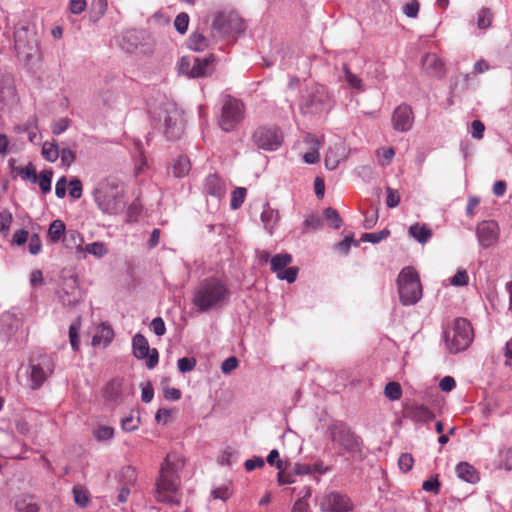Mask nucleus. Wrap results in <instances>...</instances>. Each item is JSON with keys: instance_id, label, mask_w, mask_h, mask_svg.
<instances>
[{"instance_id": "f257e3e1", "label": "nucleus", "mask_w": 512, "mask_h": 512, "mask_svg": "<svg viewBox=\"0 0 512 512\" xmlns=\"http://www.w3.org/2000/svg\"><path fill=\"white\" fill-rule=\"evenodd\" d=\"M183 466L184 460L179 454L175 452L167 454L161 464L159 476L156 481L155 497L158 502L169 505L180 503L181 480L179 477V471Z\"/></svg>"}, {"instance_id": "f03ea898", "label": "nucleus", "mask_w": 512, "mask_h": 512, "mask_svg": "<svg viewBox=\"0 0 512 512\" xmlns=\"http://www.w3.org/2000/svg\"><path fill=\"white\" fill-rule=\"evenodd\" d=\"M98 209L106 215H118L126 207L125 188L121 181L108 177L99 181L92 192Z\"/></svg>"}, {"instance_id": "7ed1b4c3", "label": "nucleus", "mask_w": 512, "mask_h": 512, "mask_svg": "<svg viewBox=\"0 0 512 512\" xmlns=\"http://www.w3.org/2000/svg\"><path fill=\"white\" fill-rule=\"evenodd\" d=\"M229 297L230 291L224 281L216 277H208L196 287L192 303L199 311L206 312L222 306Z\"/></svg>"}, {"instance_id": "20e7f679", "label": "nucleus", "mask_w": 512, "mask_h": 512, "mask_svg": "<svg viewBox=\"0 0 512 512\" xmlns=\"http://www.w3.org/2000/svg\"><path fill=\"white\" fill-rule=\"evenodd\" d=\"M327 434L336 447L344 452L357 453L361 451L362 440L344 422L336 421L327 428Z\"/></svg>"}, {"instance_id": "39448f33", "label": "nucleus", "mask_w": 512, "mask_h": 512, "mask_svg": "<svg viewBox=\"0 0 512 512\" xmlns=\"http://www.w3.org/2000/svg\"><path fill=\"white\" fill-rule=\"evenodd\" d=\"M398 291L403 305H413L422 296V287L417 272L411 267H405L400 272L398 279Z\"/></svg>"}, {"instance_id": "423d86ee", "label": "nucleus", "mask_w": 512, "mask_h": 512, "mask_svg": "<svg viewBox=\"0 0 512 512\" xmlns=\"http://www.w3.org/2000/svg\"><path fill=\"white\" fill-rule=\"evenodd\" d=\"M473 340V329L464 318L453 322L451 330L445 333V343L450 353H458L469 347Z\"/></svg>"}, {"instance_id": "0eeeda50", "label": "nucleus", "mask_w": 512, "mask_h": 512, "mask_svg": "<svg viewBox=\"0 0 512 512\" xmlns=\"http://www.w3.org/2000/svg\"><path fill=\"white\" fill-rule=\"evenodd\" d=\"M14 47L17 56L24 60L29 61L38 54V38L34 26L21 25L17 27L14 33Z\"/></svg>"}, {"instance_id": "6e6552de", "label": "nucleus", "mask_w": 512, "mask_h": 512, "mask_svg": "<svg viewBox=\"0 0 512 512\" xmlns=\"http://www.w3.org/2000/svg\"><path fill=\"white\" fill-rule=\"evenodd\" d=\"M245 117L244 104L231 96H226L223 101L218 125L224 132L234 131Z\"/></svg>"}, {"instance_id": "1a4fd4ad", "label": "nucleus", "mask_w": 512, "mask_h": 512, "mask_svg": "<svg viewBox=\"0 0 512 512\" xmlns=\"http://www.w3.org/2000/svg\"><path fill=\"white\" fill-rule=\"evenodd\" d=\"M283 140V133L277 126H260L252 134L254 145L267 151L277 150Z\"/></svg>"}, {"instance_id": "9d476101", "label": "nucleus", "mask_w": 512, "mask_h": 512, "mask_svg": "<svg viewBox=\"0 0 512 512\" xmlns=\"http://www.w3.org/2000/svg\"><path fill=\"white\" fill-rule=\"evenodd\" d=\"M212 28L221 35H232L244 30V24L235 13H218L213 22Z\"/></svg>"}, {"instance_id": "9b49d317", "label": "nucleus", "mask_w": 512, "mask_h": 512, "mask_svg": "<svg viewBox=\"0 0 512 512\" xmlns=\"http://www.w3.org/2000/svg\"><path fill=\"white\" fill-rule=\"evenodd\" d=\"M292 262V256L288 253L277 254L270 259L271 270L280 280L293 283L298 275L297 267H287Z\"/></svg>"}, {"instance_id": "f8f14e48", "label": "nucleus", "mask_w": 512, "mask_h": 512, "mask_svg": "<svg viewBox=\"0 0 512 512\" xmlns=\"http://www.w3.org/2000/svg\"><path fill=\"white\" fill-rule=\"evenodd\" d=\"M59 298L63 306L70 308L75 307L81 302L83 294L79 288L76 276H70L63 280L62 288L59 291Z\"/></svg>"}, {"instance_id": "ddd939ff", "label": "nucleus", "mask_w": 512, "mask_h": 512, "mask_svg": "<svg viewBox=\"0 0 512 512\" xmlns=\"http://www.w3.org/2000/svg\"><path fill=\"white\" fill-rule=\"evenodd\" d=\"M320 509L323 512H349L353 509V503L347 495L333 491L322 498Z\"/></svg>"}, {"instance_id": "4468645a", "label": "nucleus", "mask_w": 512, "mask_h": 512, "mask_svg": "<svg viewBox=\"0 0 512 512\" xmlns=\"http://www.w3.org/2000/svg\"><path fill=\"white\" fill-rule=\"evenodd\" d=\"M133 354L138 359H147L146 366L149 369L158 364V351L154 348L150 350L148 340L142 334H136L132 341Z\"/></svg>"}, {"instance_id": "2eb2a0df", "label": "nucleus", "mask_w": 512, "mask_h": 512, "mask_svg": "<svg viewBox=\"0 0 512 512\" xmlns=\"http://www.w3.org/2000/svg\"><path fill=\"white\" fill-rule=\"evenodd\" d=\"M54 365L49 357H42L38 363L30 365L31 388L38 389L53 373Z\"/></svg>"}, {"instance_id": "dca6fc26", "label": "nucleus", "mask_w": 512, "mask_h": 512, "mask_svg": "<svg viewBox=\"0 0 512 512\" xmlns=\"http://www.w3.org/2000/svg\"><path fill=\"white\" fill-rule=\"evenodd\" d=\"M476 234L480 245L483 248H488L498 241L499 226L493 220L482 221L477 226Z\"/></svg>"}, {"instance_id": "f3484780", "label": "nucleus", "mask_w": 512, "mask_h": 512, "mask_svg": "<svg viewBox=\"0 0 512 512\" xmlns=\"http://www.w3.org/2000/svg\"><path fill=\"white\" fill-rule=\"evenodd\" d=\"M413 120L412 108L405 104L398 106L392 116L394 129L401 132L408 131L412 127Z\"/></svg>"}, {"instance_id": "a211bd4d", "label": "nucleus", "mask_w": 512, "mask_h": 512, "mask_svg": "<svg viewBox=\"0 0 512 512\" xmlns=\"http://www.w3.org/2000/svg\"><path fill=\"white\" fill-rule=\"evenodd\" d=\"M404 416L418 423H427L435 418L434 412L422 404H412L404 409Z\"/></svg>"}, {"instance_id": "6ab92c4d", "label": "nucleus", "mask_w": 512, "mask_h": 512, "mask_svg": "<svg viewBox=\"0 0 512 512\" xmlns=\"http://www.w3.org/2000/svg\"><path fill=\"white\" fill-rule=\"evenodd\" d=\"M204 191L207 195L220 199L226 193V184L218 174H210L205 179Z\"/></svg>"}, {"instance_id": "aec40b11", "label": "nucleus", "mask_w": 512, "mask_h": 512, "mask_svg": "<svg viewBox=\"0 0 512 512\" xmlns=\"http://www.w3.org/2000/svg\"><path fill=\"white\" fill-rule=\"evenodd\" d=\"M422 67L434 77H442L445 73L444 64L434 53H427L422 58Z\"/></svg>"}, {"instance_id": "412c9836", "label": "nucleus", "mask_w": 512, "mask_h": 512, "mask_svg": "<svg viewBox=\"0 0 512 512\" xmlns=\"http://www.w3.org/2000/svg\"><path fill=\"white\" fill-rule=\"evenodd\" d=\"M214 61L215 58L213 55L205 58H193L192 78H200L210 75L213 71Z\"/></svg>"}, {"instance_id": "4be33fe9", "label": "nucleus", "mask_w": 512, "mask_h": 512, "mask_svg": "<svg viewBox=\"0 0 512 512\" xmlns=\"http://www.w3.org/2000/svg\"><path fill=\"white\" fill-rule=\"evenodd\" d=\"M432 234V229L428 225L419 222L412 224L408 229V235L422 245L430 241Z\"/></svg>"}, {"instance_id": "5701e85b", "label": "nucleus", "mask_w": 512, "mask_h": 512, "mask_svg": "<svg viewBox=\"0 0 512 512\" xmlns=\"http://www.w3.org/2000/svg\"><path fill=\"white\" fill-rule=\"evenodd\" d=\"M121 486L134 487L137 480L136 469L130 465L123 466L116 475Z\"/></svg>"}, {"instance_id": "b1692460", "label": "nucleus", "mask_w": 512, "mask_h": 512, "mask_svg": "<svg viewBox=\"0 0 512 512\" xmlns=\"http://www.w3.org/2000/svg\"><path fill=\"white\" fill-rule=\"evenodd\" d=\"M17 512H39L40 508L30 495H20L15 500Z\"/></svg>"}, {"instance_id": "393cba45", "label": "nucleus", "mask_w": 512, "mask_h": 512, "mask_svg": "<svg viewBox=\"0 0 512 512\" xmlns=\"http://www.w3.org/2000/svg\"><path fill=\"white\" fill-rule=\"evenodd\" d=\"M456 473L459 478L469 483H474L479 478L476 469L468 462H460L456 466Z\"/></svg>"}, {"instance_id": "a878e982", "label": "nucleus", "mask_w": 512, "mask_h": 512, "mask_svg": "<svg viewBox=\"0 0 512 512\" xmlns=\"http://www.w3.org/2000/svg\"><path fill=\"white\" fill-rule=\"evenodd\" d=\"M304 141L313 143V151H308L303 155L304 161L308 164L317 163L320 159L318 152L321 146L320 141L311 134H307L304 138Z\"/></svg>"}, {"instance_id": "bb28decb", "label": "nucleus", "mask_w": 512, "mask_h": 512, "mask_svg": "<svg viewBox=\"0 0 512 512\" xmlns=\"http://www.w3.org/2000/svg\"><path fill=\"white\" fill-rule=\"evenodd\" d=\"M497 468L506 471L512 470V447L499 449L496 460Z\"/></svg>"}, {"instance_id": "cd10ccee", "label": "nucleus", "mask_w": 512, "mask_h": 512, "mask_svg": "<svg viewBox=\"0 0 512 512\" xmlns=\"http://www.w3.org/2000/svg\"><path fill=\"white\" fill-rule=\"evenodd\" d=\"M279 220L278 211L266 206L261 213V221L264 227L271 233L272 229Z\"/></svg>"}, {"instance_id": "c85d7f7f", "label": "nucleus", "mask_w": 512, "mask_h": 512, "mask_svg": "<svg viewBox=\"0 0 512 512\" xmlns=\"http://www.w3.org/2000/svg\"><path fill=\"white\" fill-rule=\"evenodd\" d=\"M113 336V330L109 326L103 324L99 327L97 333L93 337V345L103 344L104 346H106L108 343L112 341Z\"/></svg>"}, {"instance_id": "c756f323", "label": "nucleus", "mask_w": 512, "mask_h": 512, "mask_svg": "<svg viewBox=\"0 0 512 512\" xmlns=\"http://www.w3.org/2000/svg\"><path fill=\"white\" fill-rule=\"evenodd\" d=\"M187 45L190 49L201 52L208 47L209 40L203 34L194 32L190 35Z\"/></svg>"}, {"instance_id": "7c9ffc66", "label": "nucleus", "mask_w": 512, "mask_h": 512, "mask_svg": "<svg viewBox=\"0 0 512 512\" xmlns=\"http://www.w3.org/2000/svg\"><path fill=\"white\" fill-rule=\"evenodd\" d=\"M122 381L119 379L111 380L104 389V397L108 401H117L121 394Z\"/></svg>"}, {"instance_id": "2f4dec72", "label": "nucleus", "mask_w": 512, "mask_h": 512, "mask_svg": "<svg viewBox=\"0 0 512 512\" xmlns=\"http://www.w3.org/2000/svg\"><path fill=\"white\" fill-rule=\"evenodd\" d=\"M191 168L190 160L187 156H179L173 163L172 170L176 177L186 176Z\"/></svg>"}, {"instance_id": "473e14b6", "label": "nucleus", "mask_w": 512, "mask_h": 512, "mask_svg": "<svg viewBox=\"0 0 512 512\" xmlns=\"http://www.w3.org/2000/svg\"><path fill=\"white\" fill-rule=\"evenodd\" d=\"M65 224L62 220H54L49 225L48 237L52 243L58 242L65 232Z\"/></svg>"}, {"instance_id": "72a5a7b5", "label": "nucleus", "mask_w": 512, "mask_h": 512, "mask_svg": "<svg viewBox=\"0 0 512 512\" xmlns=\"http://www.w3.org/2000/svg\"><path fill=\"white\" fill-rule=\"evenodd\" d=\"M60 155L59 147L55 140L44 142L42 146V156L49 162H55Z\"/></svg>"}, {"instance_id": "f704fd0d", "label": "nucleus", "mask_w": 512, "mask_h": 512, "mask_svg": "<svg viewBox=\"0 0 512 512\" xmlns=\"http://www.w3.org/2000/svg\"><path fill=\"white\" fill-rule=\"evenodd\" d=\"M80 327H81L80 318H78L69 327V340H70L71 347L74 351H78L79 347H80V341H79Z\"/></svg>"}, {"instance_id": "c9c22d12", "label": "nucleus", "mask_w": 512, "mask_h": 512, "mask_svg": "<svg viewBox=\"0 0 512 512\" xmlns=\"http://www.w3.org/2000/svg\"><path fill=\"white\" fill-rule=\"evenodd\" d=\"M384 394L388 399L392 401L399 400L402 396V389L400 384L398 382H389L385 386Z\"/></svg>"}, {"instance_id": "e433bc0d", "label": "nucleus", "mask_w": 512, "mask_h": 512, "mask_svg": "<svg viewBox=\"0 0 512 512\" xmlns=\"http://www.w3.org/2000/svg\"><path fill=\"white\" fill-rule=\"evenodd\" d=\"M493 14L489 8H482L478 13L477 26L479 29H487L491 26Z\"/></svg>"}, {"instance_id": "4c0bfd02", "label": "nucleus", "mask_w": 512, "mask_h": 512, "mask_svg": "<svg viewBox=\"0 0 512 512\" xmlns=\"http://www.w3.org/2000/svg\"><path fill=\"white\" fill-rule=\"evenodd\" d=\"M324 216L330 227L334 229H338L341 227L342 220L340 218L339 213L335 209L331 207L326 208L324 210Z\"/></svg>"}, {"instance_id": "58836bf2", "label": "nucleus", "mask_w": 512, "mask_h": 512, "mask_svg": "<svg viewBox=\"0 0 512 512\" xmlns=\"http://www.w3.org/2000/svg\"><path fill=\"white\" fill-rule=\"evenodd\" d=\"M93 435L98 441L110 440L114 436V429L110 426L100 425L94 429Z\"/></svg>"}, {"instance_id": "ea45409f", "label": "nucleus", "mask_w": 512, "mask_h": 512, "mask_svg": "<svg viewBox=\"0 0 512 512\" xmlns=\"http://www.w3.org/2000/svg\"><path fill=\"white\" fill-rule=\"evenodd\" d=\"M178 72L180 74L186 75L189 78H192L193 71V59L191 60L187 56H183L180 58L177 64Z\"/></svg>"}, {"instance_id": "a19ab883", "label": "nucleus", "mask_w": 512, "mask_h": 512, "mask_svg": "<svg viewBox=\"0 0 512 512\" xmlns=\"http://www.w3.org/2000/svg\"><path fill=\"white\" fill-rule=\"evenodd\" d=\"M84 251L98 258H101L107 253V248L103 242H94L87 244L84 248Z\"/></svg>"}, {"instance_id": "79ce46f5", "label": "nucleus", "mask_w": 512, "mask_h": 512, "mask_svg": "<svg viewBox=\"0 0 512 512\" xmlns=\"http://www.w3.org/2000/svg\"><path fill=\"white\" fill-rule=\"evenodd\" d=\"M247 190L243 187H237L233 190L231 195V207L232 209H238L244 202Z\"/></svg>"}, {"instance_id": "37998d69", "label": "nucleus", "mask_w": 512, "mask_h": 512, "mask_svg": "<svg viewBox=\"0 0 512 512\" xmlns=\"http://www.w3.org/2000/svg\"><path fill=\"white\" fill-rule=\"evenodd\" d=\"M390 235V231L384 229L375 233H364L361 237V240L364 242H371L373 244L379 243Z\"/></svg>"}, {"instance_id": "c03bdc74", "label": "nucleus", "mask_w": 512, "mask_h": 512, "mask_svg": "<svg viewBox=\"0 0 512 512\" xmlns=\"http://www.w3.org/2000/svg\"><path fill=\"white\" fill-rule=\"evenodd\" d=\"M52 172L43 171L40 176H37L39 187L43 193H48L51 190Z\"/></svg>"}, {"instance_id": "a18cd8bd", "label": "nucleus", "mask_w": 512, "mask_h": 512, "mask_svg": "<svg viewBox=\"0 0 512 512\" xmlns=\"http://www.w3.org/2000/svg\"><path fill=\"white\" fill-rule=\"evenodd\" d=\"M73 498L80 507H85L89 502L87 491L80 486L73 488Z\"/></svg>"}, {"instance_id": "49530a36", "label": "nucleus", "mask_w": 512, "mask_h": 512, "mask_svg": "<svg viewBox=\"0 0 512 512\" xmlns=\"http://www.w3.org/2000/svg\"><path fill=\"white\" fill-rule=\"evenodd\" d=\"M377 155L379 156V164L381 166H387L393 160L395 151L392 147L382 148L377 151Z\"/></svg>"}, {"instance_id": "de8ad7c7", "label": "nucleus", "mask_w": 512, "mask_h": 512, "mask_svg": "<svg viewBox=\"0 0 512 512\" xmlns=\"http://www.w3.org/2000/svg\"><path fill=\"white\" fill-rule=\"evenodd\" d=\"M165 133L169 139L176 138L180 133V128L177 127V121L174 120L170 116L165 117Z\"/></svg>"}, {"instance_id": "09e8293b", "label": "nucleus", "mask_w": 512, "mask_h": 512, "mask_svg": "<svg viewBox=\"0 0 512 512\" xmlns=\"http://www.w3.org/2000/svg\"><path fill=\"white\" fill-rule=\"evenodd\" d=\"M189 25V16L186 13H180L176 16L174 21L175 29L180 33H186Z\"/></svg>"}, {"instance_id": "8fccbe9b", "label": "nucleus", "mask_w": 512, "mask_h": 512, "mask_svg": "<svg viewBox=\"0 0 512 512\" xmlns=\"http://www.w3.org/2000/svg\"><path fill=\"white\" fill-rule=\"evenodd\" d=\"M386 205L389 207V208H395L399 205L400 203V194L398 192V190L396 189H393L391 187H387L386 188Z\"/></svg>"}, {"instance_id": "3c124183", "label": "nucleus", "mask_w": 512, "mask_h": 512, "mask_svg": "<svg viewBox=\"0 0 512 512\" xmlns=\"http://www.w3.org/2000/svg\"><path fill=\"white\" fill-rule=\"evenodd\" d=\"M414 465V458L409 453H402L398 459V466L403 472H408Z\"/></svg>"}, {"instance_id": "603ef678", "label": "nucleus", "mask_w": 512, "mask_h": 512, "mask_svg": "<svg viewBox=\"0 0 512 512\" xmlns=\"http://www.w3.org/2000/svg\"><path fill=\"white\" fill-rule=\"evenodd\" d=\"M196 359L192 357L180 358L177 362V366L180 372L187 373L192 371L196 366Z\"/></svg>"}, {"instance_id": "864d4df0", "label": "nucleus", "mask_w": 512, "mask_h": 512, "mask_svg": "<svg viewBox=\"0 0 512 512\" xmlns=\"http://www.w3.org/2000/svg\"><path fill=\"white\" fill-rule=\"evenodd\" d=\"M70 120L66 117L60 118L51 124V131L54 135H60L68 129Z\"/></svg>"}, {"instance_id": "5fc2aeb1", "label": "nucleus", "mask_w": 512, "mask_h": 512, "mask_svg": "<svg viewBox=\"0 0 512 512\" xmlns=\"http://www.w3.org/2000/svg\"><path fill=\"white\" fill-rule=\"evenodd\" d=\"M469 281L467 271L459 269L456 274L450 279V284L453 286H466Z\"/></svg>"}, {"instance_id": "6e6d98bb", "label": "nucleus", "mask_w": 512, "mask_h": 512, "mask_svg": "<svg viewBox=\"0 0 512 512\" xmlns=\"http://www.w3.org/2000/svg\"><path fill=\"white\" fill-rule=\"evenodd\" d=\"M344 73H345V80L347 83L355 89L361 90L362 89V80L355 74H353L347 66L343 67Z\"/></svg>"}, {"instance_id": "4d7b16f0", "label": "nucleus", "mask_w": 512, "mask_h": 512, "mask_svg": "<svg viewBox=\"0 0 512 512\" xmlns=\"http://www.w3.org/2000/svg\"><path fill=\"white\" fill-rule=\"evenodd\" d=\"M420 9V3L417 0H411L403 6V13L409 18H416Z\"/></svg>"}, {"instance_id": "13d9d810", "label": "nucleus", "mask_w": 512, "mask_h": 512, "mask_svg": "<svg viewBox=\"0 0 512 512\" xmlns=\"http://www.w3.org/2000/svg\"><path fill=\"white\" fill-rule=\"evenodd\" d=\"M59 157L61 158V163L69 167L75 161L76 153L70 148H62Z\"/></svg>"}, {"instance_id": "bf43d9fd", "label": "nucleus", "mask_w": 512, "mask_h": 512, "mask_svg": "<svg viewBox=\"0 0 512 512\" xmlns=\"http://www.w3.org/2000/svg\"><path fill=\"white\" fill-rule=\"evenodd\" d=\"M422 489L427 492L438 494L440 490V482L438 476H433L430 479L423 482Z\"/></svg>"}, {"instance_id": "052dcab7", "label": "nucleus", "mask_w": 512, "mask_h": 512, "mask_svg": "<svg viewBox=\"0 0 512 512\" xmlns=\"http://www.w3.org/2000/svg\"><path fill=\"white\" fill-rule=\"evenodd\" d=\"M139 422L140 421L138 418H134L133 416H128L122 420L121 427L123 430H125L127 432H132V431H135L136 429H138Z\"/></svg>"}, {"instance_id": "680f3d73", "label": "nucleus", "mask_w": 512, "mask_h": 512, "mask_svg": "<svg viewBox=\"0 0 512 512\" xmlns=\"http://www.w3.org/2000/svg\"><path fill=\"white\" fill-rule=\"evenodd\" d=\"M310 495H311V490H310V488H307L306 494L302 498L298 499L295 502V504L293 506V512H306L309 507L306 498L310 497Z\"/></svg>"}, {"instance_id": "e2e57ef3", "label": "nucleus", "mask_w": 512, "mask_h": 512, "mask_svg": "<svg viewBox=\"0 0 512 512\" xmlns=\"http://www.w3.org/2000/svg\"><path fill=\"white\" fill-rule=\"evenodd\" d=\"M69 194L74 199L82 196V183L79 179H73L69 183Z\"/></svg>"}, {"instance_id": "0e129e2a", "label": "nucleus", "mask_w": 512, "mask_h": 512, "mask_svg": "<svg viewBox=\"0 0 512 512\" xmlns=\"http://www.w3.org/2000/svg\"><path fill=\"white\" fill-rule=\"evenodd\" d=\"M150 328L158 336H162L166 332L165 323L161 317L154 318L151 322Z\"/></svg>"}, {"instance_id": "69168bd1", "label": "nucleus", "mask_w": 512, "mask_h": 512, "mask_svg": "<svg viewBox=\"0 0 512 512\" xmlns=\"http://www.w3.org/2000/svg\"><path fill=\"white\" fill-rule=\"evenodd\" d=\"M42 248L41 239L38 234L34 233L29 239V252L33 255H37Z\"/></svg>"}, {"instance_id": "338daca9", "label": "nucleus", "mask_w": 512, "mask_h": 512, "mask_svg": "<svg viewBox=\"0 0 512 512\" xmlns=\"http://www.w3.org/2000/svg\"><path fill=\"white\" fill-rule=\"evenodd\" d=\"M19 174L23 179L30 180L33 183L37 181V174L35 168L31 164L24 168H21Z\"/></svg>"}, {"instance_id": "774afa93", "label": "nucleus", "mask_w": 512, "mask_h": 512, "mask_svg": "<svg viewBox=\"0 0 512 512\" xmlns=\"http://www.w3.org/2000/svg\"><path fill=\"white\" fill-rule=\"evenodd\" d=\"M267 462L271 466H275L277 469H283V461L279 458V452L276 449L270 451Z\"/></svg>"}]
</instances>
